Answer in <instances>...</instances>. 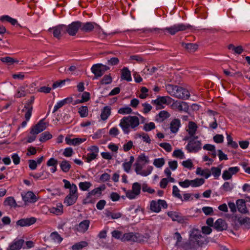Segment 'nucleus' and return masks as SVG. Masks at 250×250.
I'll list each match as a JSON object with an SVG mask.
<instances>
[{
	"label": "nucleus",
	"mask_w": 250,
	"mask_h": 250,
	"mask_svg": "<svg viewBox=\"0 0 250 250\" xmlns=\"http://www.w3.org/2000/svg\"><path fill=\"white\" fill-rule=\"evenodd\" d=\"M207 243V238L201 234V232L194 229L189 235L188 241L183 243L181 247L185 250H196Z\"/></svg>",
	"instance_id": "1"
},
{
	"label": "nucleus",
	"mask_w": 250,
	"mask_h": 250,
	"mask_svg": "<svg viewBox=\"0 0 250 250\" xmlns=\"http://www.w3.org/2000/svg\"><path fill=\"white\" fill-rule=\"evenodd\" d=\"M191 26L189 24L185 23H178L175 24L170 27H166L163 29L159 28H144L142 29V31L144 33H160L161 32H164L165 31L167 32L171 35H174L178 32L184 31L188 29H190Z\"/></svg>",
	"instance_id": "2"
},
{
	"label": "nucleus",
	"mask_w": 250,
	"mask_h": 250,
	"mask_svg": "<svg viewBox=\"0 0 250 250\" xmlns=\"http://www.w3.org/2000/svg\"><path fill=\"white\" fill-rule=\"evenodd\" d=\"M166 88L171 96L176 98L187 100L190 96L189 91L181 86L169 84L166 85Z\"/></svg>",
	"instance_id": "3"
},
{
	"label": "nucleus",
	"mask_w": 250,
	"mask_h": 250,
	"mask_svg": "<svg viewBox=\"0 0 250 250\" xmlns=\"http://www.w3.org/2000/svg\"><path fill=\"white\" fill-rule=\"evenodd\" d=\"M149 238L148 234H141L139 233L129 232L126 233V240L138 243L147 242Z\"/></svg>",
	"instance_id": "4"
},
{
	"label": "nucleus",
	"mask_w": 250,
	"mask_h": 250,
	"mask_svg": "<svg viewBox=\"0 0 250 250\" xmlns=\"http://www.w3.org/2000/svg\"><path fill=\"white\" fill-rule=\"evenodd\" d=\"M202 148L201 141L190 139L186 146V149L189 153H197Z\"/></svg>",
	"instance_id": "5"
},
{
	"label": "nucleus",
	"mask_w": 250,
	"mask_h": 250,
	"mask_svg": "<svg viewBox=\"0 0 250 250\" xmlns=\"http://www.w3.org/2000/svg\"><path fill=\"white\" fill-rule=\"evenodd\" d=\"M167 208V204L164 200L159 199L157 201L152 200L150 204V209L154 212L158 213L161 210V208Z\"/></svg>",
	"instance_id": "6"
},
{
	"label": "nucleus",
	"mask_w": 250,
	"mask_h": 250,
	"mask_svg": "<svg viewBox=\"0 0 250 250\" xmlns=\"http://www.w3.org/2000/svg\"><path fill=\"white\" fill-rule=\"evenodd\" d=\"M66 30L65 25L60 24L49 28L48 31L52 32L55 38L60 39L62 36L66 34Z\"/></svg>",
	"instance_id": "7"
},
{
	"label": "nucleus",
	"mask_w": 250,
	"mask_h": 250,
	"mask_svg": "<svg viewBox=\"0 0 250 250\" xmlns=\"http://www.w3.org/2000/svg\"><path fill=\"white\" fill-rule=\"evenodd\" d=\"M141 185L135 182L133 184L132 189L126 191V197L130 199H133L136 198L141 192Z\"/></svg>",
	"instance_id": "8"
},
{
	"label": "nucleus",
	"mask_w": 250,
	"mask_h": 250,
	"mask_svg": "<svg viewBox=\"0 0 250 250\" xmlns=\"http://www.w3.org/2000/svg\"><path fill=\"white\" fill-rule=\"evenodd\" d=\"M109 69L108 66L100 63L94 64L91 68L92 72L96 77L102 76L106 71Z\"/></svg>",
	"instance_id": "9"
},
{
	"label": "nucleus",
	"mask_w": 250,
	"mask_h": 250,
	"mask_svg": "<svg viewBox=\"0 0 250 250\" xmlns=\"http://www.w3.org/2000/svg\"><path fill=\"white\" fill-rule=\"evenodd\" d=\"M81 21H73L68 26L65 25L66 33H67L70 36H75L79 29H80Z\"/></svg>",
	"instance_id": "10"
},
{
	"label": "nucleus",
	"mask_w": 250,
	"mask_h": 250,
	"mask_svg": "<svg viewBox=\"0 0 250 250\" xmlns=\"http://www.w3.org/2000/svg\"><path fill=\"white\" fill-rule=\"evenodd\" d=\"M240 170L238 167H230L223 171L222 177L224 180H228L232 178L233 175L236 174Z\"/></svg>",
	"instance_id": "11"
},
{
	"label": "nucleus",
	"mask_w": 250,
	"mask_h": 250,
	"mask_svg": "<svg viewBox=\"0 0 250 250\" xmlns=\"http://www.w3.org/2000/svg\"><path fill=\"white\" fill-rule=\"evenodd\" d=\"M139 125V119L137 116H128L126 117V133L128 127L134 128Z\"/></svg>",
	"instance_id": "12"
},
{
	"label": "nucleus",
	"mask_w": 250,
	"mask_h": 250,
	"mask_svg": "<svg viewBox=\"0 0 250 250\" xmlns=\"http://www.w3.org/2000/svg\"><path fill=\"white\" fill-rule=\"evenodd\" d=\"M167 214L173 221H177L179 223H184L186 220V217L178 212L170 211L167 212Z\"/></svg>",
	"instance_id": "13"
},
{
	"label": "nucleus",
	"mask_w": 250,
	"mask_h": 250,
	"mask_svg": "<svg viewBox=\"0 0 250 250\" xmlns=\"http://www.w3.org/2000/svg\"><path fill=\"white\" fill-rule=\"evenodd\" d=\"M44 119L41 120L36 125L33 126L30 131V133L39 134L43 131L46 128V123L44 122Z\"/></svg>",
	"instance_id": "14"
},
{
	"label": "nucleus",
	"mask_w": 250,
	"mask_h": 250,
	"mask_svg": "<svg viewBox=\"0 0 250 250\" xmlns=\"http://www.w3.org/2000/svg\"><path fill=\"white\" fill-rule=\"evenodd\" d=\"M36 222V219L35 217L22 218L17 221L16 225L22 227L30 226L34 224Z\"/></svg>",
	"instance_id": "15"
},
{
	"label": "nucleus",
	"mask_w": 250,
	"mask_h": 250,
	"mask_svg": "<svg viewBox=\"0 0 250 250\" xmlns=\"http://www.w3.org/2000/svg\"><path fill=\"white\" fill-rule=\"evenodd\" d=\"M22 199L25 203H35L38 200V198L32 191H28L25 194H22Z\"/></svg>",
	"instance_id": "16"
},
{
	"label": "nucleus",
	"mask_w": 250,
	"mask_h": 250,
	"mask_svg": "<svg viewBox=\"0 0 250 250\" xmlns=\"http://www.w3.org/2000/svg\"><path fill=\"white\" fill-rule=\"evenodd\" d=\"M173 107L179 111L187 112L189 109L188 104L185 102L176 101L172 104Z\"/></svg>",
	"instance_id": "17"
},
{
	"label": "nucleus",
	"mask_w": 250,
	"mask_h": 250,
	"mask_svg": "<svg viewBox=\"0 0 250 250\" xmlns=\"http://www.w3.org/2000/svg\"><path fill=\"white\" fill-rule=\"evenodd\" d=\"M214 228L218 231H221L226 230L228 228V225L225 220L219 218L214 223Z\"/></svg>",
	"instance_id": "18"
},
{
	"label": "nucleus",
	"mask_w": 250,
	"mask_h": 250,
	"mask_svg": "<svg viewBox=\"0 0 250 250\" xmlns=\"http://www.w3.org/2000/svg\"><path fill=\"white\" fill-rule=\"evenodd\" d=\"M97 24L93 22H81L80 30L84 32H89L92 31Z\"/></svg>",
	"instance_id": "19"
},
{
	"label": "nucleus",
	"mask_w": 250,
	"mask_h": 250,
	"mask_svg": "<svg viewBox=\"0 0 250 250\" xmlns=\"http://www.w3.org/2000/svg\"><path fill=\"white\" fill-rule=\"evenodd\" d=\"M24 242L23 239H15L9 245L7 250H20Z\"/></svg>",
	"instance_id": "20"
},
{
	"label": "nucleus",
	"mask_w": 250,
	"mask_h": 250,
	"mask_svg": "<svg viewBox=\"0 0 250 250\" xmlns=\"http://www.w3.org/2000/svg\"><path fill=\"white\" fill-rule=\"evenodd\" d=\"M90 221L87 219L84 220L76 226V229L80 232L84 233L88 229Z\"/></svg>",
	"instance_id": "21"
},
{
	"label": "nucleus",
	"mask_w": 250,
	"mask_h": 250,
	"mask_svg": "<svg viewBox=\"0 0 250 250\" xmlns=\"http://www.w3.org/2000/svg\"><path fill=\"white\" fill-rule=\"evenodd\" d=\"M181 122L179 119L175 118L173 119L171 121L169 125L170 131L173 133H177L179 128L181 127Z\"/></svg>",
	"instance_id": "22"
},
{
	"label": "nucleus",
	"mask_w": 250,
	"mask_h": 250,
	"mask_svg": "<svg viewBox=\"0 0 250 250\" xmlns=\"http://www.w3.org/2000/svg\"><path fill=\"white\" fill-rule=\"evenodd\" d=\"M72 102V97H67L64 99H63L62 100L59 101L54 106L53 113L56 112L59 108L62 107L65 104L71 103Z\"/></svg>",
	"instance_id": "23"
},
{
	"label": "nucleus",
	"mask_w": 250,
	"mask_h": 250,
	"mask_svg": "<svg viewBox=\"0 0 250 250\" xmlns=\"http://www.w3.org/2000/svg\"><path fill=\"white\" fill-rule=\"evenodd\" d=\"M66 143L69 145H73L74 146H78L86 141L85 138H75L71 139L68 137H66L65 139Z\"/></svg>",
	"instance_id": "24"
},
{
	"label": "nucleus",
	"mask_w": 250,
	"mask_h": 250,
	"mask_svg": "<svg viewBox=\"0 0 250 250\" xmlns=\"http://www.w3.org/2000/svg\"><path fill=\"white\" fill-rule=\"evenodd\" d=\"M236 204L239 212L242 213H246L248 212V211L246 207V201L244 199H238L236 201Z\"/></svg>",
	"instance_id": "25"
},
{
	"label": "nucleus",
	"mask_w": 250,
	"mask_h": 250,
	"mask_svg": "<svg viewBox=\"0 0 250 250\" xmlns=\"http://www.w3.org/2000/svg\"><path fill=\"white\" fill-rule=\"evenodd\" d=\"M0 21L2 22L7 21L11 23L12 25H17L21 27V25L18 23V21L14 18H11L8 15H3L0 17Z\"/></svg>",
	"instance_id": "26"
},
{
	"label": "nucleus",
	"mask_w": 250,
	"mask_h": 250,
	"mask_svg": "<svg viewBox=\"0 0 250 250\" xmlns=\"http://www.w3.org/2000/svg\"><path fill=\"white\" fill-rule=\"evenodd\" d=\"M0 21L2 22L7 21L11 23L12 25H17L21 27V25L18 23V21L14 18H11L8 15H3L0 17Z\"/></svg>",
	"instance_id": "27"
},
{
	"label": "nucleus",
	"mask_w": 250,
	"mask_h": 250,
	"mask_svg": "<svg viewBox=\"0 0 250 250\" xmlns=\"http://www.w3.org/2000/svg\"><path fill=\"white\" fill-rule=\"evenodd\" d=\"M198 126L195 123L190 121L188 125V129L187 130L190 136H193L196 134Z\"/></svg>",
	"instance_id": "28"
},
{
	"label": "nucleus",
	"mask_w": 250,
	"mask_h": 250,
	"mask_svg": "<svg viewBox=\"0 0 250 250\" xmlns=\"http://www.w3.org/2000/svg\"><path fill=\"white\" fill-rule=\"evenodd\" d=\"M78 198V195H67L64 199V203L67 206L74 204Z\"/></svg>",
	"instance_id": "29"
},
{
	"label": "nucleus",
	"mask_w": 250,
	"mask_h": 250,
	"mask_svg": "<svg viewBox=\"0 0 250 250\" xmlns=\"http://www.w3.org/2000/svg\"><path fill=\"white\" fill-rule=\"evenodd\" d=\"M182 46L186 49L188 52L190 53L195 52L198 47V45L197 44L193 43H182Z\"/></svg>",
	"instance_id": "30"
},
{
	"label": "nucleus",
	"mask_w": 250,
	"mask_h": 250,
	"mask_svg": "<svg viewBox=\"0 0 250 250\" xmlns=\"http://www.w3.org/2000/svg\"><path fill=\"white\" fill-rule=\"evenodd\" d=\"M167 102L166 97H159L155 100H152L151 103L157 105V109H160L163 104H166Z\"/></svg>",
	"instance_id": "31"
},
{
	"label": "nucleus",
	"mask_w": 250,
	"mask_h": 250,
	"mask_svg": "<svg viewBox=\"0 0 250 250\" xmlns=\"http://www.w3.org/2000/svg\"><path fill=\"white\" fill-rule=\"evenodd\" d=\"M111 114V107L109 106H106L102 109L101 118L102 120H106Z\"/></svg>",
	"instance_id": "32"
},
{
	"label": "nucleus",
	"mask_w": 250,
	"mask_h": 250,
	"mask_svg": "<svg viewBox=\"0 0 250 250\" xmlns=\"http://www.w3.org/2000/svg\"><path fill=\"white\" fill-rule=\"evenodd\" d=\"M196 173L208 179L211 175L210 171L208 169H202L201 167H198L196 169Z\"/></svg>",
	"instance_id": "33"
},
{
	"label": "nucleus",
	"mask_w": 250,
	"mask_h": 250,
	"mask_svg": "<svg viewBox=\"0 0 250 250\" xmlns=\"http://www.w3.org/2000/svg\"><path fill=\"white\" fill-rule=\"evenodd\" d=\"M29 93H30V91H28L27 90H26L25 87L21 86L17 89L15 97L16 98H21L25 96L26 94Z\"/></svg>",
	"instance_id": "34"
},
{
	"label": "nucleus",
	"mask_w": 250,
	"mask_h": 250,
	"mask_svg": "<svg viewBox=\"0 0 250 250\" xmlns=\"http://www.w3.org/2000/svg\"><path fill=\"white\" fill-rule=\"evenodd\" d=\"M237 220L238 222L240 225L244 226L245 228L250 229V218L247 217H239Z\"/></svg>",
	"instance_id": "35"
},
{
	"label": "nucleus",
	"mask_w": 250,
	"mask_h": 250,
	"mask_svg": "<svg viewBox=\"0 0 250 250\" xmlns=\"http://www.w3.org/2000/svg\"><path fill=\"white\" fill-rule=\"evenodd\" d=\"M169 116L170 114L167 111L165 110L161 111L157 116L156 120L158 122H162L169 118Z\"/></svg>",
	"instance_id": "36"
},
{
	"label": "nucleus",
	"mask_w": 250,
	"mask_h": 250,
	"mask_svg": "<svg viewBox=\"0 0 250 250\" xmlns=\"http://www.w3.org/2000/svg\"><path fill=\"white\" fill-rule=\"evenodd\" d=\"M60 167L63 172L66 173L69 171L71 166L68 161L64 160L60 163Z\"/></svg>",
	"instance_id": "37"
},
{
	"label": "nucleus",
	"mask_w": 250,
	"mask_h": 250,
	"mask_svg": "<svg viewBox=\"0 0 250 250\" xmlns=\"http://www.w3.org/2000/svg\"><path fill=\"white\" fill-rule=\"evenodd\" d=\"M3 204L4 206H8L11 207L16 208L17 206L15 200L11 196L7 197L5 199Z\"/></svg>",
	"instance_id": "38"
},
{
	"label": "nucleus",
	"mask_w": 250,
	"mask_h": 250,
	"mask_svg": "<svg viewBox=\"0 0 250 250\" xmlns=\"http://www.w3.org/2000/svg\"><path fill=\"white\" fill-rule=\"evenodd\" d=\"M111 234L112 236L115 239L121 240L122 241H124L125 240V233H124L120 231L115 230L112 232Z\"/></svg>",
	"instance_id": "39"
},
{
	"label": "nucleus",
	"mask_w": 250,
	"mask_h": 250,
	"mask_svg": "<svg viewBox=\"0 0 250 250\" xmlns=\"http://www.w3.org/2000/svg\"><path fill=\"white\" fill-rule=\"evenodd\" d=\"M104 188L103 187H98L94 188V189H93L90 192L87 193L85 200H88V202H89V198L91 196L95 195L96 194H101V191L103 190H104Z\"/></svg>",
	"instance_id": "40"
},
{
	"label": "nucleus",
	"mask_w": 250,
	"mask_h": 250,
	"mask_svg": "<svg viewBox=\"0 0 250 250\" xmlns=\"http://www.w3.org/2000/svg\"><path fill=\"white\" fill-rule=\"evenodd\" d=\"M50 213L56 215H60L62 213V206L60 204L56 207H52L49 209Z\"/></svg>",
	"instance_id": "41"
},
{
	"label": "nucleus",
	"mask_w": 250,
	"mask_h": 250,
	"mask_svg": "<svg viewBox=\"0 0 250 250\" xmlns=\"http://www.w3.org/2000/svg\"><path fill=\"white\" fill-rule=\"evenodd\" d=\"M228 49L234 51V54H241L244 51L243 47L241 45L235 46L233 44H230L228 46Z\"/></svg>",
	"instance_id": "42"
},
{
	"label": "nucleus",
	"mask_w": 250,
	"mask_h": 250,
	"mask_svg": "<svg viewBox=\"0 0 250 250\" xmlns=\"http://www.w3.org/2000/svg\"><path fill=\"white\" fill-rule=\"evenodd\" d=\"M233 188L234 185L229 182H225L221 187V188L225 192H231Z\"/></svg>",
	"instance_id": "43"
},
{
	"label": "nucleus",
	"mask_w": 250,
	"mask_h": 250,
	"mask_svg": "<svg viewBox=\"0 0 250 250\" xmlns=\"http://www.w3.org/2000/svg\"><path fill=\"white\" fill-rule=\"evenodd\" d=\"M205 183V180L203 178H196L194 180H191L190 183L192 187H198Z\"/></svg>",
	"instance_id": "44"
},
{
	"label": "nucleus",
	"mask_w": 250,
	"mask_h": 250,
	"mask_svg": "<svg viewBox=\"0 0 250 250\" xmlns=\"http://www.w3.org/2000/svg\"><path fill=\"white\" fill-rule=\"evenodd\" d=\"M88 244L85 241H81L73 245L71 249L72 250H81L83 248L86 247Z\"/></svg>",
	"instance_id": "45"
},
{
	"label": "nucleus",
	"mask_w": 250,
	"mask_h": 250,
	"mask_svg": "<svg viewBox=\"0 0 250 250\" xmlns=\"http://www.w3.org/2000/svg\"><path fill=\"white\" fill-rule=\"evenodd\" d=\"M210 171L211 172L214 179H217L221 175V169L219 167H212Z\"/></svg>",
	"instance_id": "46"
},
{
	"label": "nucleus",
	"mask_w": 250,
	"mask_h": 250,
	"mask_svg": "<svg viewBox=\"0 0 250 250\" xmlns=\"http://www.w3.org/2000/svg\"><path fill=\"white\" fill-rule=\"evenodd\" d=\"M92 186V184L89 182H81L79 184L80 189L82 191L87 190Z\"/></svg>",
	"instance_id": "47"
},
{
	"label": "nucleus",
	"mask_w": 250,
	"mask_h": 250,
	"mask_svg": "<svg viewBox=\"0 0 250 250\" xmlns=\"http://www.w3.org/2000/svg\"><path fill=\"white\" fill-rule=\"evenodd\" d=\"M50 237L52 240L58 243H60L62 240V238L57 231L52 232L50 234Z\"/></svg>",
	"instance_id": "48"
},
{
	"label": "nucleus",
	"mask_w": 250,
	"mask_h": 250,
	"mask_svg": "<svg viewBox=\"0 0 250 250\" xmlns=\"http://www.w3.org/2000/svg\"><path fill=\"white\" fill-rule=\"evenodd\" d=\"M52 135L48 131H45L42 133L40 136V141L41 142H44L52 138Z\"/></svg>",
	"instance_id": "49"
},
{
	"label": "nucleus",
	"mask_w": 250,
	"mask_h": 250,
	"mask_svg": "<svg viewBox=\"0 0 250 250\" xmlns=\"http://www.w3.org/2000/svg\"><path fill=\"white\" fill-rule=\"evenodd\" d=\"M172 195L180 200H182V196L180 193V190L175 185L172 187Z\"/></svg>",
	"instance_id": "50"
},
{
	"label": "nucleus",
	"mask_w": 250,
	"mask_h": 250,
	"mask_svg": "<svg viewBox=\"0 0 250 250\" xmlns=\"http://www.w3.org/2000/svg\"><path fill=\"white\" fill-rule=\"evenodd\" d=\"M165 164V160L163 158L155 159L153 162V165L158 168H160Z\"/></svg>",
	"instance_id": "51"
},
{
	"label": "nucleus",
	"mask_w": 250,
	"mask_h": 250,
	"mask_svg": "<svg viewBox=\"0 0 250 250\" xmlns=\"http://www.w3.org/2000/svg\"><path fill=\"white\" fill-rule=\"evenodd\" d=\"M79 113L81 117H85L88 115V108L86 106H82L79 108Z\"/></svg>",
	"instance_id": "52"
},
{
	"label": "nucleus",
	"mask_w": 250,
	"mask_h": 250,
	"mask_svg": "<svg viewBox=\"0 0 250 250\" xmlns=\"http://www.w3.org/2000/svg\"><path fill=\"white\" fill-rule=\"evenodd\" d=\"M156 127L155 125L153 122L145 124L143 127V129L146 131H149Z\"/></svg>",
	"instance_id": "53"
},
{
	"label": "nucleus",
	"mask_w": 250,
	"mask_h": 250,
	"mask_svg": "<svg viewBox=\"0 0 250 250\" xmlns=\"http://www.w3.org/2000/svg\"><path fill=\"white\" fill-rule=\"evenodd\" d=\"M98 155H97L94 153L89 152L87 154L85 157V161L87 163H90L92 160L95 159Z\"/></svg>",
	"instance_id": "54"
},
{
	"label": "nucleus",
	"mask_w": 250,
	"mask_h": 250,
	"mask_svg": "<svg viewBox=\"0 0 250 250\" xmlns=\"http://www.w3.org/2000/svg\"><path fill=\"white\" fill-rule=\"evenodd\" d=\"M112 81V78L110 75H105L102 79L101 83L102 84H107L110 83Z\"/></svg>",
	"instance_id": "55"
},
{
	"label": "nucleus",
	"mask_w": 250,
	"mask_h": 250,
	"mask_svg": "<svg viewBox=\"0 0 250 250\" xmlns=\"http://www.w3.org/2000/svg\"><path fill=\"white\" fill-rule=\"evenodd\" d=\"M172 156L175 157L180 158V159L184 158V154L181 149L175 150L172 154Z\"/></svg>",
	"instance_id": "56"
},
{
	"label": "nucleus",
	"mask_w": 250,
	"mask_h": 250,
	"mask_svg": "<svg viewBox=\"0 0 250 250\" xmlns=\"http://www.w3.org/2000/svg\"><path fill=\"white\" fill-rule=\"evenodd\" d=\"M68 195H78V188L75 184H72L71 188H69V193Z\"/></svg>",
	"instance_id": "57"
},
{
	"label": "nucleus",
	"mask_w": 250,
	"mask_h": 250,
	"mask_svg": "<svg viewBox=\"0 0 250 250\" xmlns=\"http://www.w3.org/2000/svg\"><path fill=\"white\" fill-rule=\"evenodd\" d=\"M74 153L73 149L71 147H67L64 149L63 152V155L66 157H71Z\"/></svg>",
	"instance_id": "58"
},
{
	"label": "nucleus",
	"mask_w": 250,
	"mask_h": 250,
	"mask_svg": "<svg viewBox=\"0 0 250 250\" xmlns=\"http://www.w3.org/2000/svg\"><path fill=\"white\" fill-rule=\"evenodd\" d=\"M152 169L153 167L152 166L148 167L146 170H142L139 174L143 176H146L151 173Z\"/></svg>",
	"instance_id": "59"
},
{
	"label": "nucleus",
	"mask_w": 250,
	"mask_h": 250,
	"mask_svg": "<svg viewBox=\"0 0 250 250\" xmlns=\"http://www.w3.org/2000/svg\"><path fill=\"white\" fill-rule=\"evenodd\" d=\"M159 146L168 152H170L172 150V147L169 143H162L159 144Z\"/></svg>",
	"instance_id": "60"
},
{
	"label": "nucleus",
	"mask_w": 250,
	"mask_h": 250,
	"mask_svg": "<svg viewBox=\"0 0 250 250\" xmlns=\"http://www.w3.org/2000/svg\"><path fill=\"white\" fill-rule=\"evenodd\" d=\"M142 190L143 192H147L150 194H152L155 192V190L149 187L146 184H144L143 185Z\"/></svg>",
	"instance_id": "61"
},
{
	"label": "nucleus",
	"mask_w": 250,
	"mask_h": 250,
	"mask_svg": "<svg viewBox=\"0 0 250 250\" xmlns=\"http://www.w3.org/2000/svg\"><path fill=\"white\" fill-rule=\"evenodd\" d=\"M182 165L186 168L188 169H191L193 166V164L192 161L190 159H188L186 161H184L182 162Z\"/></svg>",
	"instance_id": "62"
},
{
	"label": "nucleus",
	"mask_w": 250,
	"mask_h": 250,
	"mask_svg": "<svg viewBox=\"0 0 250 250\" xmlns=\"http://www.w3.org/2000/svg\"><path fill=\"white\" fill-rule=\"evenodd\" d=\"M0 61L3 62H5L11 64L15 62V60L10 57H4L0 58Z\"/></svg>",
	"instance_id": "63"
},
{
	"label": "nucleus",
	"mask_w": 250,
	"mask_h": 250,
	"mask_svg": "<svg viewBox=\"0 0 250 250\" xmlns=\"http://www.w3.org/2000/svg\"><path fill=\"white\" fill-rule=\"evenodd\" d=\"M203 212L206 215H209L213 213V208L210 207H204L202 208Z\"/></svg>",
	"instance_id": "64"
}]
</instances>
